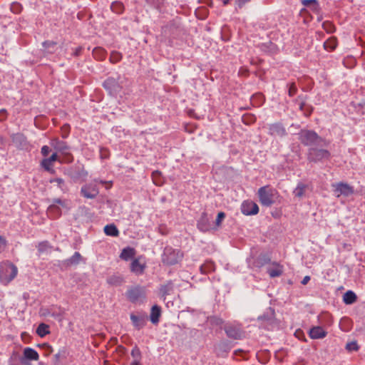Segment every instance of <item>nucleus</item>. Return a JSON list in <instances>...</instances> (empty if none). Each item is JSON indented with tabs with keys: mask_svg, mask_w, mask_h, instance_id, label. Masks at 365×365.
<instances>
[{
	"mask_svg": "<svg viewBox=\"0 0 365 365\" xmlns=\"http://www.w3.org/2000/svg\"><path fill=\"white\" fill-rule=\"evenodd\" d=\"M18 269L16 265L9 261H4L0 264V281L6 285L17 275Z\"/></svg>",
	"mask_w": 365,
	"mask_h": 365,
	"instance_id": "1",
	"label": "nucleus"
},
{
	"mask_svg": "<svg viewBox=\"0 0 365 365\" xmlns=\"http://www.w3.org/2000/svg\"><path fill=\"white\" fill-rule=\"evenodd\" d=\"M260 203L266 207H269L274 204L277 192L275 189L269 185L261 187L257 192Z\"/></svg>",
	"mask_w": 365,
	"mask_h": 365,
	"instance_id": "2",
	"label": "nucleus"
},
{
	"mask_svg": "<svg viewBox=\"0 0 365 365\" xmlns=\"http://www.w3.org/2000/svg\"><path fill=\"white\" fill-rule=\"evenodd\" d=\"M299 140L304 145H326V140L312 130H302L299 133Z\"/></svg>",
	"mask_w": 365,
	"mask_h": 365,
	"instance_id": "3",
	"label": "nucleus"
},
{
	"mask_svg": "<svg viewBox=\"0 0 365 365\" xmlns=\"http://www.w3.org/2000/svg\"><path fill=\"white\" fill-rule=\"evenodd\" d=\"M182 257L183 254L179 250L166 247L162 256V261L165 264L173 265L181 261Z\"/></svg>",
	"mask_w": 365,
	"mask_h": 365,
	"instance_id": "4",
	"label": "nucleus"
},
{
	"mask_svg": "<svg viewBox=\"0 0 365 365\" xmlns=\"http://www.w3.org/2000/svg\"><path fill=\"white\" fill-rule=\"evenodd\" d=\"M97 182L105 183L103 180H95L93 182L86 184L81 187V192L84 197L88 199L95 198L99 193Z\"/></svg>",
	"mask_w": 365,
	"mask_h": 365,
	"instance_id": "5",
	"label": "nucleus"
},
{
	"mask_svg": "<svg viewBox=\"0 0 365 365\" xmlns=\"http://www.w3.org/2000/svg\"><path fill=\"white\" fill-rule=\"evenodd\" d=\"M331 154L326 149L311 148L308 153V160L311 162H319L329 159Z\"/></svg>",
	"mask_w": 365,
	"mask_h": 365,
	"instance_id": "6",
	"label": "nucleus"
},
{
	"mask_svg": "<svg viewBox=\"0 0 365 365\" xmlns=\"http://www.w3.org/2000/svg\"><path fill=\"white\" fill-rule=\"evenodd\" d=\"M103 87L110 96H117L122 88L118 80L112 77L108 78L104 81Z\"/></svg>",
	"mask_w": 365,
	"mask_h": 365,
	"instance_id": "7",
	"label": "nucleus"
},
{
	"mask_svg": "<svg viewBox=\"0 0 365 365\" xmlns=\"http://www.w3.org/2000/svg\"><path fill=\"white\" fill-rule=\"evenodd\" d=\"M51 145L57 152L65 157L63 160L71 159V161L73 160V158L69 151V147L65 142L56 140L51 143Z\"/></svg>",
	"mask_w": 365,
	"mask_h": 365,
	"instance_id": "8",
	"label": "nucleus"
},
{
	"mask_svg": "<svg viewBox=\"0 0 365 365\" xmlns=\"http://www.w3.org/2000/svg\"><path fill=\"white\" fill-rule=\"evenodd\" d=\"M332 187H334V192L338 197L340 195L349 196L354 193V188L347 183L339 182L332 185Z\"/></svg>",
	"mask_w": 365,
	"mask_h": 365,
	"instance_id": "9",
	"label": "nucleus"
},
{
	"mask_svg": "<svg viewBox=\"0 0 365 365\" xmlns=\"http://www.w3.org/2000/svg\"><path fill=\"white\" fill-rule=\"evenodd\" d=\"M241 211L245 215H256L259 212V207L255 202L246 200L242 203Z\"/></svg>",
	"mask_w": 365,
	"mask_h": 365,
	"instance_id": "10",
	"label": "nucleus"
},
{
	"mask_svg": "<svg viewBox=\"0 0 365 365\" xmlns=\"http://www.w3.org/2000/svg\"><path fill=\"white\" fill-rule=\"evenodd\" d=\"M141 259V257L135 258L130 264V271L138 276L143 274L146 267L145 262H142Z\"/></svg>",
	"mask_w": 365,
	"mask_h": 365,
	"instance_id": "11",
	"label": "nucleus"
},
{
	"mask_svg": "<svg viewBox=\"0 0 365 365\" xmlns=\"http://www.w3.org/2000/svg\"><path fill=\"white\" fill-rule=\"evenodd\" d=\"M269 134L272 136L283 137L287 134L286 129L281 123L269 125Z\"/></svg>",
	"mask_w": 365,
	"mask_h": 365,
	"instance_id": "12",
	"label": "nucleus"
},
{
	"mask_svg": "<svg viewBox=\"0 0 365 365\" xmlns=\"http://www.w3.org/2000/svg\"><path fill=\"white\" fill-rule=\"evenodd\" d=\"M267 272L272 278L279 277L283 273V266L278 262H272L267 267Z\"/></svg>",
	"mask_w": 365,
	"mask_h": 365,
	"instance_id": "13",
	"label": "nucleus"
},
{
	"mask_svg": "<svg viewBox=\"0 0 365 365\" xmlns=\"http://www.w3.org/2000/svg\"><path fill=\"white\" fill-rule=\"evenodd\" d=\"M56 204L51 205L48 207L47 214L50 217L55 218L58 217L61 215V211L59 207L56 205H63V202L60 199H56L54 200Z\"/></svg>",
	"mask_w": 365,
	"mask_h": 365,
	"instance_id": "14",
	"label": "nucleus"
},
{
	"mask_svg": "<svg viewBox=\"0 0 365 365\" xmlns=\"http://www.w3.org/2000/svg\"><path fill=\"white\" fill-rule=\"evenodd\" d=\"M130 320L137 329H141L145 327L146 324V316L145 315H135L134 314H130Z\"/></svg>",
	"mask_w": 365,
	"mask_h": 365,
	"instance_id": "15",
	"label": "nucleus"
},
{
	"mask_svg": "<svg viewBox=\"0 0 365 365\" xmlns=\"http://www.w3.org/2000/svg\"><path fill=\"white\" fill-rule=\"evenodd\" d=\"M327 334V332L319 326L314 327L309 330V336L313 339H323Z\"/></svg>",
	"mask_w": 365,
	"mask_h": 365,
	"instance_id": "16",
	"label": "nucleus"
},
{
	"mask_svg": "<svg viewBox=\"0 0 365 365\" xmlns=\"http://www.w3.org/2000/svg\"><path fill=\"white\" fill-rule=\"evenodd\" d=\"M161 315V308L158 305H153L151 308L150 319L153 324H157L159 322Z\"/></svg>",
	"mask_w": 365,
	"mask_h": 365,
	"instance_id": "17",
	"label": "nucleus"
},
{
	"mask_svg": "<svg viewBox=\"0 0 365 365\" xmlns=\"http://www.w3.org/2000/svg\"><path fill=\"white\" fill-rule=\"evenodd\" d=\"M143 295V290L139 287H135L130 289L127 296L130 301L135 302L138 301Z\"/></svg>",
	"mask_w": 365,
	"mask_h": 365,
	"instance_id": "18",
	"label": "nucleus"
},
{
	"mask_svg": "<svg viewBox=\"0 0 365 365\" xmlns=\"http://www.w3.org/2000/svg\"><path fill=\"white\" fill-rule=\"evenodd\" d=\"M135 255V250L134 248L130 247H127L123 249L120 255V258L125 261H128L131 258H133Z\"/></svg>",
	"mask_w": 365,
	"mask_h": 365,
	"instance_id": "19",
	"label": "nucleus"
},
{
	"mask_svg": "<svg viewBox=\"0 0 365 365\" xmlns=\"http://www.w3.org/2000/svg\"><path fill=\"white\" fill-rule=\"evenodd\" d=\"M24 356L25 359L31 361H37L39 358L38 352L31 347H26L24 349Z\"/></svg>",
	"mask_w": 365,
	"mask_h": 365,
	"instance_id": "20",
	"label": "nucleus"
},
{
	"mask_svg": "<svg viewBox=\"0 0 365 365\" xmlns=\"http://www.w3.org/2000/svg\"><path fill=\"white\" fill-rule=\"evenodd\" d=\"M104 232L108 236L118 237L119 235V230L114 224H109L104 227Z\"/></svg>",
	"mask_w": 365,
	"mask_h": 365,
	"instance_id": "21",
	"label": "nucleus"
},
{
	"mask_svg": "<svg viewBox=\"0 0 365 365\" xmlns=\"http://www.w3.org/2000/svg\"><path fill=\"white\" fill-rule=\"evenodd\" d=\"M197 228L202 232H207L210 230V225L207 223V219L205 215H203L197 222Z\"/></svg>",
	"mask_w": 365,
	"mask_h": 365,
	"instance_id": "22",
	"label": "nucleus"
},
{
	"mask_svg": "<svg viewBox=\"0 0 365 365\" xmlns=\"http://www.w3.org/2000/svg\"><path fill=\"white\" fill-rule=\"evenodd\" d=\"M336 46L337 40L335 37L329 38L324 43V48L329 51H334L336 48Z\"/></svg>",
	"mask_w": 365,
	"mask_h": 365,
	"instance_id": "23",
	"label": "nucleus"
},
{
	"mask_svg": "<svg viewBox=\"0 0 365 365\" xmlns=\"http://www.w3.org/2000/svg\"><path fill=\"white\" fill-rule=\"evenodd\" d=\"M343 300L346 304H351L356 300V295L352 291H347L343 296Z\"/></svg>",
	"mask_w": 365,
	"mask_h": 365,
	"instance_id": "24",
	"label": "nucleus"
},
{
	"mask_svg": "<svg viewBox=\"0 0 365 365\" xmlns=\"http://www.w3.org/2000/svg\"><path fill=\"white\" fill-rule=\"evenodd\" d=\"M53 163H51L48 158H45L41 160V165L45 170L53 174L55 173V170L53 169Z\"/></svg>",
	"mask_w": 365,
	"mask_h": 365,
	"instance_id": "25",
	"label": "nucleus"
},
{
	"mask_svg": "<svg viewBox=\"0 0 365 365\" xmlns=\"http://www.w3.org/2000/svg\"><path fill=\"white\" fill-rule=\"evenodd\" d=\"M307 185L302 182H299L293 191L295 197H302L305 192Z\"/></svg>",
	"mask_w": 365,
	"mask_h": 365,
	"instance_id": "26",
	"label": "nucleus"
},
{
	"mask_svg": "<svg viewBox=\"0 0 365 365\" xmlns=\"http://www.w3.org/2000/svg\"><path fill=\"white\" fill-rule=\"evenodd\" d=\"M37 334L43 337L49 333V327L43 323L40 324L36 329Z\"/></svg>",
	"mask_w": 365,
	"mask_h": 365,
	"instance_id": "27",
	"label": "nucleus"
},
{
	"mask_svg": "<svg viewBox=\"0 0 365 365\" xmlns=\"http://www.w3.org/2000/svg\"><path fill=\"white\" fill-rule=\"evenodd\" d=\"M93 55L94 58H97L98 60H103L106 58V51L102 48H94L93 51Z\"/></svg>",
	"mask_w": 365,
	"mask_h": 365,
	"instance_id": "28",
	"label": "nucleus"
},
{
	"mask_svg": "<svg viewBox=\"0 0 365 365\" xmlns=\"http://www.w3.org/2000/svg\"><path fill=\"white\" fill-rule=\"evenodd\" d=\"M111 10L116 14H121L123 11L124 6L121 2L115 1L110 6Z\"/></svg>",
	"mask_w": 365,
	"mask_h": 365,
	"instance_id": "29",
	"label": "nucleus"
},
{
	"mask_svg": "<svg viewBox=\"0 0 365 365\" xmlns=\"http://www.w3.org/2000/svg\"><path fill=\"white\" fill-rule=\"evenodd\" d=\"M56 42L53 41H46L43 43V47L48 52V53H53L54 48L56 46Z\"/></svg>",
	"mask_w": 365,
	"mask_h": 365,
	"instance_id": "30",
	"label": "nucleus"
},
{
	"mask_svg": "<svg viewBox=\"0 0 365 365\" xmlns=\"http://www.w3.org/2000/svg\"><path fill=\"white\" fill-rule=\"evenodd\" d=\"M225 332H226L227 335L230 338L237 339L240 337V334L238 332V331L235 330L232 327L225 328Z\"/></svg>",
	"mask_w": 365,
	"mask_h": 365,
	"instance_id": "31",
	"label": "nucleus"
},
{
	"mask_svg": "<svg viewBox=\"0 0 365 365\" xmlns=\"http://www.w3.org/2000/svg\"><path fill=\"white\" fill-rule=\"evenodd\" d=\"M37 248L40 253H43L51 249V246L48 241H43L38 243Z\"/></svg>",
	"mask_w": 365,
	"mask_h": 365,
	"instance_id": "32",
	"label": "nucleus"
},
{
	"mask_svg": "<svg viewBox=\"0 0 365 365\" xmlns=\"http://www.w3.org/2000/svg\"><path fill=\"white\" fill-rule=\"evenodd\" d=\"M81 255L78 252H76L68 259V262L71 264H78L81 260Z\"/></svg>",
	"mask_w": 365,
	"mask_h": 365,
	"instance_id": "33",
	"label": "nucleus"
},
{
	"mask_svg": "<svg viewBox=\"0 0 365 365\" xmlns=\"http://www.w3.org/2000/svg\"><path fill=\"white\" fill-rule=\"evenodd\" d=\"M49 159V160L51 162V163H53V162H56V161H58L60 163H70L71 162V159H68V160H63V159H61L57 153H53L49 158H48Z\"/></svg>",
	"mask_w": 365,
	"mask_h": 365,
	"instance_id": "34",
	"label": "nucleus"
},
{
	"mask_svg": "<svg viewBox=\"0 0 365 365\" xmlns=\"http://www.w3.org/2000/svg\"><path fill=\"white\" fill-rule=\"evenodd\" d=\"M209 322L212 326L221 327L223 324V320L217 317H212L209 318Z\"/></svg>",
	"mask_w": 365,
	"mask_h": 365,
	"instance_id": "35",
	"label": "nucleus"
},
{
	"mask_svg": "<svg viewBox=\"0 0 365 365\" xmlns=\"http://www.w3.org/2000/svg\"><path fill=\"white\" fill-rule=\"evenodd\" d=\"M121 58H122V55L120 53H118V51H113L110 53V61L113 63L119 62L121 60Z\"/></svg>",
	"mask_w": 365,
	"mask_h": 365,
	"instance_id": "36",
	"label": "nucleus"
},
{
	"mask_svg": "<svg viewBox=\"0 0 365 365\" xmlns=\"http://www.w3.org/2000/svg\"><path fill=\"white\" fill-rule=\"evenodd\" d=\"M172 284L170 282L165 285H163L160 288V292L163 297L170 294V291L172 290Z\"/></svg>",
	"mask_w": 365,
	"mask_h": 365,
	"instance_id": "37",
	"label": "nucleus"
},
{
	"mask_svg": "<svg viewBox=\"0 0 365 365\" xmlns=\"http://www.w3.org/2000/svg\"><path fill=\"white\" fill-rule=\"evenodd\" d=\"M130 354L134 359L141 360V352L138 347L135 346Z\"/></svg>",
	"mask_w": 365,
	"mask_h": 365,
	"instance_id": "38",
	"label": "nucleus"
},
{
	"mask_svg": "<svg viewBox=\"0 0 365 365\" xmlns=\"http://www.w3.org/2000/svg\"><path fill=\"white\" fill-rule=\"evenodd\" d=\"M346 349L348 351H357L359 349L358 344L356 341H351L349 343H347L346 345Z\"/></svg>",
	"mask_w": 365,
	"mask_h": 365,
	"instance_id": "39",
	"label": "nucleus"
},
{
	"mask_svg": "<svg viewBox=\"0 0 365 365\" xmlns=\"http://www.w3.org/2000/svg\"><path fill=\"white\" fill-rule=\"evenodd\" d=\"M225 215L223 212H220L217 214L216 221H215L217 226L220 225V224H221L222 221L223 220V219L225 218Z\"/></svg>",
	"mask_w": 365,
	"mask_h": 365,
	"instance_id": "40",
	"label": "nucleus"
},
{
	"mask_svg": "<svg viewBox=\"0 0 365 365\" xmlns=\"http://www.w3.org/2000/svg\"><path fill=\"white\" fill-rule=\"evenodd\" d=\"M6 247V240L0 235V253L3 252Z\"/></svg>",
	"mask_w": 365,
	"mask_h": 365,
	"instance_id": "41",
	"label": "nucleus"
},
{
	"mask_svg": "<svg viewBox=\"0 0 365 365\" xmlns=\"http://www.w3.org/2000/svg\"><path fill=\"white\" fill-rule=\"evenodd\" d=\"M297 92V87L294 83H292L289 88V95L290 96H294Z\"/></svg>",
	"mask_w": 365,
	"mask_h": 365,
	"instance_id": "42",
	"label": "nucleus"
},
{
	"mask_svg": "<svg viewBox=\"0 0 365 365\" xmlns=\"http://www.w3.org/2000/svg\"><path fill=\"white\" fill-rule=\"evenodd\" d=\"M50 152V148L48 145H43L41 148V153L44 156L46 157Z\"/></svg>",
	"mask_w": 365,
	"mask_h": 365,
	"instance_id": "43",
	"label": "nucleus"
},
{
	"mask_svg": "<svg viewBox=\"0 0 365 365\" xmlns=\"http://www.w3.org/2000/svg\"><path fill=\"white\" fill-rule=\"evenodd\" d=\"M251 0H236V4L239 8H242L246 3Z\"/></svg>",
	"mask_w": 365,
	"mask_h": 365,
	"instance_id": "44",
	"label": "nucleus"
},
{
	"mask_svg": "<svg viewBox=\"0 0 365 365\" xmlns=\"http://www.w3.org/2000/svg\"><path fill=\"white\" fill-rule=\"evenodd\" d=\"M108 283L110 284H115L118 282H120V279L118 277H111L108 279Z\"/></svg>",
	"mask_w": 365,
	"mask_h": 365,
	"instance_id": "45",
	"label": "nucleus"
},
{
	"mask_svg": "<svg viewBox=\"0 0 365 365\" xmlns=\"http://www.w3.org/2000/svg\"><path fill=\"white\" fill-rule=\"evenodd\" d=\"M6 118V111L4 109L0 110V120L3 121Z\"/></svg>",
	"mask_w": 365,
	"mask_h": 365,
	"instance_id": "46",
	"label": "nucleus"
},
{
	"mask_svg": "<svg viewBox=\"0 0 365 365\" xmlns=\"http://www.w3.org/2000/svg\"><path fill=\"white\" fill-rule=\"evenodd\" d=\"M160 174V172H158V171H155V172H153V173H152V178H153V182H154V183H155V185H160V182H158L156 181V180H155L156 176L159 175Z\"/></svg>",
	"mask_w": 365,
	"mask_h": 365,
	"instance_id": "47",
	"label": "nucleus"
},
{
	"mask_svg": "<svg viewBox=\"0 0 365 365\" xmlns=\"http://www.w3.org/2000/svg\"><path fill=\"white\" fill-rule=\"evenodd\" d=\"M301 2L304 6H307L311 3H317V0H302Z\"/></svg>",
	"mask_w": 365,
	"mask_h": 365,
	"instance_id": "48",
	"label": "nucleus"
},
{
	"mask_svg": "<svg viewBox=\"0 0 365 365\" xmlns=\"http://www.w3.org/2000/svg\"><path fill=\"white\" fill-rule=\"evenodd\" d=\"M81 50H82V48L81 47H77L74 52H73V55L77 56L78 55H80L81 52Z\"/></svg>",
	"mask_w": 365,
	"mask_h": 365,
	"instance_id": "49",
	"label": "nucleus"
},
{
	"mask_svg": "<svg viewBox=\"0 0 365 365\" xmlns=\"http://www.w3.org/2000/svg\"><path fill=\"white\" fill-rule=\"evenodd\" d=\"M309 280H310V277L309 276H305L304 277V279H302V284H304V285L307 284Z\"/></svg>",
	"mask_w": 365,
	"mask_h": 365,
	"instance_id": "50",
	"label": "nucleus"
},
{
	"mask_svg": "<svg viewBox=\"0 0 365 365\" xmlns=\"http://www.w3.org/2000/svg\"><path fill=\"white\" fill-rule=\"evenodd\" d=\"M50 182H57L58 184L60 185V184L63 182V180L61 179V178H56V179L51 180Z\"/></svg>",
	"mask_w": 365,
	"mask_h": 365,
	"instance_id": "51",
	"label": "nucleus"
},
{
	"mask_svg": "<svg viewBox=\"0 0 365 365\" xmlns=\"http://www.w3.org/2000/svg\"><path fill=\"white\" fill-rule=\"evenodd\" d=\"M16 139H19L20 140H22V141L26 140V138L21 134H17L16 135Z\"/></svg>",
	"mask_w": 365,
	"mask_h": 365,
	"instance_id": "52",
	"label": "nucleus"
},
{
	"mask_svg": "<svg viewBox=\"0 0 365 365\" xmlns=\"http://www.w3.org/2000/svg\"><path fill=\"white\" fill-rule=\"evenodd\" d=\"M130 365H142L140 360L133 359Z\"/></svg>",
	"mask_w": 365,
	"mask_h": 365,
	"instance_id": "53",
	"label": "nucleus"
},
{
	"mask_svg": "<svg viewBox=\"0 0 365 365\" xmlns=\"http://www.w3.org/2000/svg\"><path fill=\"white\" fill-rule=\"evenodd\" d=\"M107 150L106 149H103V148L101 149V158H106V153H104Z\"/></svg>",
	"mask_w": 365,
	"mask_h": 365,
	"instance_id": "54",
	"label": "nucleus"
},
{
	"mask_svg": "<svg viewBox=\"0 0 365 365\" xmlns=\"http://www.w3.org/2000/svg\"><path fill=\"white\" fill-rule=\"evenodd\" d=\"M231 0H222L223 4L227 5L230 2Z\"/></svg>",
	"mask_w": 365,
	"mask_h": 365,
	"instance_id": "55",
	"label": "nucleus"
},
{
	"mask_svg": "<svg viewBox=\"0 0 365 365\" xmlns=\"http://www.w3.org/2000/svg\"><path fill=\"white\" fill-rule=\"evenodd\" d=\"M9 365H18L17 364H14L11 361H9Z\"/></svg>",
	"mask_w": 365,
	"mask_h": 365,
	"instance_id": "56",
	"label": "nucleus"
}]
</instances>
